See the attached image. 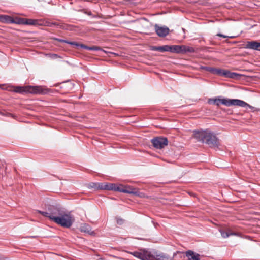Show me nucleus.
Masks as SVG:
<instances>
[{
  "instance_id": "obj_21",
  "label": "nucleus",
  "mask_w": 260,
  "mask_h": 260,
  "mask_svg": "<svg viewBox=\"0 0 260 260\" xmlns=\"http://www.w3.org/2000/svg\"><path fill=\"white\" fill-rule=\"evenodd\" d=\"M25 18H20V17H15L13 18V23L17 24H23L24 25Z\"/></svg>"
},
{
  "instance_id": "obj_13",
  "label": "nucleus",
  "mask_w": 260,
  "mask_h": 260,
  "mask_svg": "<svg viewBox=\"0 0 260 260\" xmlns=\"http://www.w3.org/2000/svg\"><path fill=\"white\" fill-rule=\"evenodd\" d=\"M0 21L2 23L8 24L13 23V18L9 15H0Z\"/></svg>"
},
{
  "instance_id": "obj_7",
  "label": "nucleus",
  "mask_w": 260,
  "mask_h": 260,
  "mask_svg": "<svg viewBox=\"0 0 260 260\" xmlns=\"http://www.w3.org/2000/svg\"><path fill=\"white\" fill-rule=\"evenodd\" d=\"M63 211L57 208L53 207L50 209V219L54 222L55 218H59Z\"/></svg>"
},
{
  "instance_id": "obj_31",
  "label": "nucleus",
  "mask_w": 260,
  "mask_h": 260,
  "mask_svg": "<svg viewBox=\"0 0 260 260\" xmlns=\"http://www.w3.org/2000/svg\"><path fill=\"white\" fill-rule=\"evenodd\" d=\"M37 236H30L29 237L30 238H36Z\"/></svg>"
},
{
  "instance_id": "obj_12",
  "label": "nucleus",
  "mask_w": 260,
  "mask_h": 260,
  "mask_svg": "<svg viewBox=\"0 0 260 260\" xmlns=\"http://www.w3.org/2000/svg\"><path fill=\"white\" fill-rule=\"evenodd\" d=\"M24 25H41L43 24V22L41 20L26 19L25 18Z\"/></svg>"
},
{
  "instance_id": "obj_4",
  "label": "nucleus",
  "mask_w": 260,
  "mask_h": 260,
  "mask_svg": "<svg viewBox=\"0 0 260 260\" xmlns=\"http://www.w3.org/2000/svg\"><path fill=\"white\" fill-rule=\"evenodd\" d=\"M153 146L157 149H161L168 145V140L165 137H157L151 140Z\"/></svg>"
},
{
  "instance_id": "obj_27",
  "label": "nucleus",
  "mask_w": 260,
  "mask_h": 260,
  "mask_svg": "<svg viewBox=\"0 0 260 260\" xmlns=\"http://www.w3.org/2000/svg\"><path fill=\"white\" fill-rule=\"evenodd\" d=\"M230 101L229 99H221V104L225 105L226 106H230Z\"/></svg>"
},
{
  "instance_id": "obj_9",
  "label": "nucleus",
  "mask_w": 260,
  "mask_h": 260,
  "mask_svg": "<svg viewBox=\"0 0 260 260\" xmlns=\"http://www.w3.org/2000/svg\"><path fill=\"white\" fill-rule=\"evenodd\" d=\"M245 48L255 50H260V43L255 41H248L245 44Z\"/></svg>"
},
{
  "instance_id": "obj_6",
  "label": "nucleus",
  "mask_w": 260,
  "mask_h": 260,
  "mask_svg": "<svg viewBox=\"0 0 260 260\" xmlns=\"http://www.w3.org/2000/svg\"><path fill=\"white\" fill-rule=\"evenodd\" d=\"M55 40L58 41L60 42H65L66 43L73 45L77 47H80L82 48L86 49L89 50H99L100 49V48L98 47H88L84 44H80L75 42H68L66 40L59 39H55Z\"/></svg>"
},
{
  "instance_id": "obj_1",
  "label": "nucleus",
  "mask_w": 260,
  "mask_h": 260,
  "mask_svg": "<svg viewBox=\"0 0 260 260\" xmlns=\"http://www.w3.org/2000/svg\"><path fill=\"white\" fill-rule=\"evenodd\" d=\"M193 136L197 141L205 143L210 148L217 149L220 146V140L214 133L208 129L195 130L193 131Z\"/></svg>"
},
{
  "instance_id": "obj_15",
  "label": "nucleus",
  "mask_w": 260,
  "mask_h": 260,
  "mask_svg": "<svg viewBox=\"0 0 260 260\" xmlns=\"http://www.w3.org/2000/svg\"><path fill=\"white\" fill-rule=\"evenodd\" d=\"M113 186H114L113 183H99L98 188L101 189L111 190L113 189Z\"/></svg>"
},
{
  "instance_id": "obj_24",
  "label": "nucleus",
  "mask_w": 260,
  "mask_h": 260,
  "mask_svg": "<svg viewBox=\"0 0 260 260\" xmlns=\"http://www.w3.org/2000/svg\"><path fill=\"white\" fill-rule=\"evenodd\" d=\"M132 255H133L134 256L140 259L143 260V258H144L143 255V251L142 252H133L130 253Z\"/></svg>"
},
{
  "instance_id": "obj_16",
  "label": "nucleus",
  "mask_w": 260,
  "mask_h": 260,
  "mask_svg": "<svg viewBox=\"0 0 260 260\" xmlns=\"http://www.w3.org/2000/svg\"><path fill=\"white\" fill-rule=\"evenodd\" d=\"M169 45H164L161 46H154L153 47L152 50L154 51H158L161 52H168L170 49Z\"/></svg>"
},
{
  "instance_id": "obj_2",
  "label": "nucleus",
  "mask_w": 260,
  "mask_h": 260,
  "mask_svg": "<svg viewBox=\"0 0 260 260\" xmlns=\"http://www.w3.org/2000/svg\"><path fill=\"white\" fill-rule=\"evenodd\" d=\"M14 91L20 93L28 92L32 94H44L47 93V89L41 86H17L15 88Z\"/></svg>"
},
{
  "instance_id": "obj_18",
  "label": "nucleus",
  "mask_w": 260,
  "mask_h": 260,
  "mask_svg": "<svg viewBox=\"0 0 260 260\" xmlns=\"http://www.w3.org/2000/svg\"><path fill=\"white\" fill-rule=\"evenodd\" d=\"M193 49L192 47L186 46L185 45H180V53L181 52H192L193 51Z\"/></svg>"
},
{
  "instance_id": "obj_19",
  "label": "nucleus",
  "mask_w": 260,
  "mask_h": 260,
  "mask_svg": "<svg viewBox=\"0 0 260 260\" xmlns=\"http://www.w3.org/2000/svg\"><path fill=\"white\" fill-rule=\"evenodd\" d=\"M114 186H113V189L111 190L118 191L120 192H123L124 189V186L121 184H114Z\"/></svg>"
},
{
  "instance_id": "obj_3",
  "label": "nucleus",
  "mask_w": 260,
  "mask_h": 260,
  "mask_svg": "<svg viewBox=\"0 0 260 260\" xmlns=\"http://www.w3.org/2000/svg\"><path fill=\"white\" fill-rule=\"evenodd\" d=\"M74 221V217L70 214L62 212L59 218H54V222L65 228H70Z\"/></svg>"
},
{
  "instance_id": "obj_20",
  "label": "nucleus",
  "mask_w": 260,
  "mask_h": 260,
  "mask_svg": "<svg viewBox=\"0 0 260 260\" xmlns=\"http://www.w3.org/2000/svg\"><path fill=\"white\" fill-rule=\"evenodd\" d=\"M136 188H134L132 186L126 185L124 186V189L123 191V193H126L129 194H134V192Z\"/></svg>"
},
{
  "instance_id": "obj_17",
  "label": "nucleus",
  "mask_w": 260,
  "mask_h": 260,
  "mask_svg": "<svg viewBox=\"0 0 260 260\" xmlns=\"http://www.w3.org/2000/svg\"><path fill=\"white\" fill-rule=\"evenodd\" d=\"M143 254V260H156L155 256L150 252L144 250Z\"/></svg>"
},
{
  "instance_id": "obj_8",
  "label": "nucleus",
  "mask_w": 260,
  "mask_h": 260,
  "mask_svg": "<svg viewBox=\"0 0 260 260\" xmlns=\"http://www.w3.org/2000/svg\"><path fill=\"white\" fill-rule=\"evenodd\" d=\"M219 71L220 72L218 73V75H221L226 77L233 79L237 78V77L239 76V74L231 72L228 70L219 69Z\"/></svg>"
},
{
  "instance_id": "obj_5",
  "label": "nucleus",
  "mask_w": 260,
  "mask_h": 260,
  "mask_svg": "<svg viewBox=\"0 0 260 260\" xmlns=\"http://www.w3.org/2000/svg\"><path fill=\"white\" fill-rule=\"evenodd\" d=\"M155 31L160 37H165L169 33V29L166 26H159L158 24L154 25Z\"/></svg>"
},
{
  "instance_id": "obj_25",
  "label": "nucleus",
  "mask_w": 260,
  "mask_h": 260,
  "mask_svg": "<svg viewBox=\"0 0 260 260\" xmlns=\"http://www.w3.org/2000/svg\"><path fill=\"white\" fill-rule=\"evenodd\" d=\"M170 49L168 52L172 53H179V45L170 46Z\"/></svg>"
},
{
  "instance_id": "obj_29",
  "label": "nucleus",
  "mask_w": 260,
  "mask_h": 260,
  "mask_svg": "<svg viewBox=\"0 0 260 260\" xmlns=\"http://www.w3.org/2000/svg\"><path fill=\"white\" fill-rule=\"evenodd\" d=\"M217 36H220V37H223V38H227V37H228V36H225V35H222V34H217Z\"/></svg>"
},
{
  "instance_id": "obj_10",
  "label": "nucleus",
  "mask_w": 260,
  "mask_h": 260,
  "mask_svg": "<svg viewBox=\"0 0 260 260\" xmlns=\"http://www.w3.org/2000/svg\"><path fill=\"white\" fill-rule=\"evenodd\" d=\"M238 106L242 107H250L249 105L245 102L238 99H230V106Z\"/></svg>"
},
{
  "instance_id": "obj_28",
  "label": "nucleus",
  "mask_w": 260,
  "mask_h": 260,
  "mask_svg": "<svg viewBox=\"0 0 260 260\" xmlns=\"http://www.w3.org/2000/svg\"><path fill=\"white\" fill-rule=\"evenodd\" d=\"M38 212L40 213L41 215H43L45 217H48L50 219V209L48 212H43L41 211H38Z\"/></svg>"
},
{
  "instance_id": "obj_11",
  "label": "nucleus",
  "mask_w": 260,
  "mask_h": 260,
  "mask_svg": "<svg viewBox=\"0 0 260 260\" xmlns=\"http://www.w3.org/2000/svg\"><path fill=\"white\" fill-rule=\"evenodd\" d=\"M186 256L188 260H200L201 256L193 251L188 250L185 252Z\"/></svg>"
},
{
  "instance_id": "obj_26",
  "label": "nucleus",
  "mask_w": 260,
  "mask_h": 260,
  "mask_svg": "<svg viewBox=\"0 0 260 260\" xmlns=\"http://www.w3.org/2000/svg\"><path fill=\"white\" fill-rule=\"evenodd\" d=\"M220 232L221 233L222 237L224 238H228L230 235H232L235 234L234 233H229L228 232H227L225 231H223V230H220Z\"/></svg>"
},
{
  "instance_id": "obj_33",
  "label": "nucleus",
  "mask_w": 260,
  "mask_h": 260,
  "mask_svg": "<svg viewBox=\"0 0 260 260\" xmlns=\"http://www.w3.org/2000/svg\"><path fill=\"white\" fill-rule=\"evenodd\" d=\"M0 114L4 115V114H3L1 112H0Z\"/></svg>"
},
{
  "instance_id": "obj_14",
  "label": "nucleus",
  "mask_w": 260,
  "mask_h": 260,
  "mask_svg": "<svg viewBox=\"0 0 260 260\" xmlns=\"http://www.w3.org/2000/svg\"><path fill=\"white\" fill-rule=\"evenodd\" d=\"M200 70H206L208 71L213 74L218 75V73L220 72L219 71V69L207 67V66H201L199 68Z\"/></svg>"
},
{
  "instance_id": "obj_23",
  "label": "nucleus",
  "mask_w": 260,
  "mask_h": 260,
  "mask_svg": "<svg viewBox=\"0 0 260 260\" xmlns=\"http://www.w3.org/2000/svg\"><path fill=\"white\" fill-rule=\"evenodd\" d=\"M134 195L139 197L140 198H146L147 196L143 192H140L138 188L135 189V190L134 192Z\"/></svg>"
},
{
  "instance_id": "obj_22",
  "label": "nucleus",
  "mask_w": 260,
  "mask_h": 260,
  "mask_svg": "<svg viewBox=\"0 0 260 260\" xmlns=\"http://www.w3.org/2000/svg\"><path fill=\"white\" fill-rule=\"evenodd\" d=\"M209 104H215L217 106H219L221 104V99H209L208 101Z\"/></svg>"
},
{
  "instance_id": "obj_30",
  "label": "nucleus",
  "mask_w": 260,
  "mask_h": 260,
  "mask_svg": "<svg viewBox=\"0 0 260 260\" xmlns=\"http://www.w3.org/2000/svg\"><path fill=\"white\" fill-rule=\"evenodd\" d=\"M52 56L54 58H56L58 56L57 54H52Z\"/></svg>"
},
{
  "instance_id": "obj_32",
  "label": "nucleus",
  "mask_w": 260,
  "mask_h": 260,
  "mask_svg": "<svg viewBox=\"0 0 260 260\" xmlns=\"http://www.w3.org/2000/svg\"><path fill=\"white\" fill-rule=\"evenodd\" d=\"M182 31H183L184 33H185V29L184 28H182Z\"/></svg>"
}]
</instances>
